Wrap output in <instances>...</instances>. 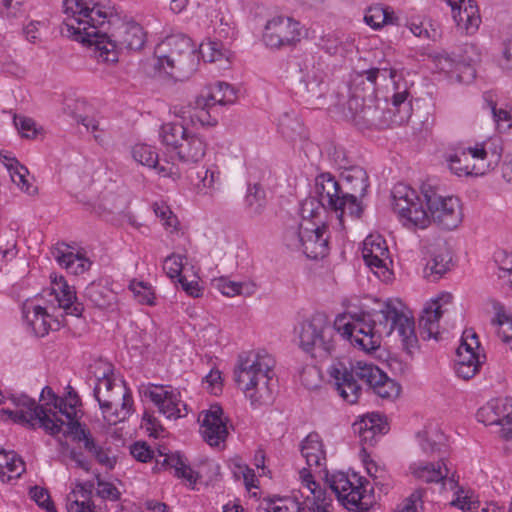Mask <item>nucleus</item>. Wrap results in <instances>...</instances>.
Wrapping results in <instances>:
<instances>
[{
  "label": "nucleus",
  "mask_w": 512,
  "mask_h": 512,
  "mask_svg": "<svg viewBox=\"0 0 512 512\" xmlns=\"http://www.w3.org/2000/svg\"><path fill=\"white\" fill-rule=\"evenodd\" d=\"M63 12L62 32L92 48L98 62L116 63L120 52L140 51L146 43L144 28L122 18L110 2L63 0Z\"/></svg>",
  "instance_id": "obj_1"
},
{
  "label": "nucleus",
  "mask_w": 512,
  "mask_h": 512,
  "mask_svg": "<svg viewBox=\"0 0 512 512\" xmlns=\"http://www.w3.org/2000/svg\"><path fill=\"white\" fill-rule=\"evenodd\" d=\"M337 333L359 349L369 352L380 347V335L397 331L403 348L412 354L418 346L413 316L402 308L400 301L388 300L372 316L361 315L356 319L347 314L335 319Z\"/></svg>",
  "instance_id": "obj_2"
},
{
  "label": "nucleus",
  "mask_w": 512,
  "mask_h": 512,
  "mask_svg": "<svg viewBox=\"0 0 512 512\" xmlns=\"http://www.w3.org/2000/svg\"><path fill=\"white\" fill-rule=\"evenodd\" d=\"M392 196L394 211L407 227L425 229L433 221L444 230H453L462 223L460 200L439 195L431 185H422L420 196L414 189L398 184Z\"/></svg>",
  "instance_id": "obj_3"
},
{
  "label": "nucleus",
  "mask_w": 512,
  "mask_h": 512,
  "mask_svg": "<svg viewBox=\"0 0 512 512\" xmlns=\"http://www.w3.org/2000/svg\"><path fill=\"white\" fill-rule=\"evenodd\" d=\"M11 400L18 409H2L1 412L8 419L22 425H38L52 436H58L64 426L59 415L73 416L79 403L76 394L72 396L69 393V399L66 400L58 397L49 386H45L40 394V400L45 401L43 405H38L35 399L27 395L13 396Z\"/></svg>",
  "instance_id": "obj_4"
},
{
  "label": "nucleus",
  "mask_w": 512,
  "mask_h": 512,
  "mask_svg": "<svg viewBox=\"0 0 512 512\" xmlns=\"http://www.w3.org/2000/svg\"><path fill=\"white\" fill-rule=\"evenodd\" d=\"M275 359L266 351L240 355L234 370L237 385L254 408L273 402L276 391Z\"/></svg>",
  "instance_id": "obj_5"
},
{
  "label": "nucleus",
  "mask_w": 512,
  "mask_h": 512,
  "mask_svg": "<svg viewBox=\"0 0 512 512\" xmlns=\"http://www.w3.org/2000/svg\"><path fill=\"white\" fill-rule=\"evenodd\" d=\"M155 67L176 81L188 79L199 62L192 40L184 34L167 36L154 50Z\"/></svg>",
  "instance_id": "obj_6"
},
{
  "label": "nucleus",
  "mask_w": 512,
  "mask_h": 512,
  "mask_svg": "<svg viewBox=\"0 0 512 512\" xmlns=\"http://www.w3.org/2000/svg\"><path fill=\"white\" fill-rule=\"evenodd\" d=\"M112 368L106 367L101 376H97L93 393L107 423L117 424L124 421L132 412L133 400L125 382L112 377Z\"/></svg>",
  "instance_id": "obj_7"
},
{
  "label": "nucleus",
  "mask_w": 512,
  "mask_h": 512,
  "mask_svg": "<svg viewBox=\"0 0 512 512\" xmlns=\"http://www.w3.org/2000/svg\"><path fill=\"white\" fill-rule=\"evenodd\" d=\"M329 374L339 395L351 404L357 402L362 384L372 389L383 378V371L379 367L363 361L350 363L349 366L337 362L330 367Z\"/></svg>",
  "instance_id": "obj_8"
},
{
  "label": "nucleus",
  "mask_w": 512,
  "mask_h": 512,
  "mask_svg": "<svg viewBox=\"0 0 512 512\" xmlns=\"http://www.w3.org/2000/svg\"><path fill=\"white\" fill-rule=\"evenodd\" d=\"M337 328L325 313L316 312L295 327L299 347L311 355H332L336 348Z\"/></svg>",
  "instance_id": "obj_9"
},
{
  "label": "nucleus",
  "mask_w": 512,
  "mask_h": 512,
  "mask_svg": "<svg viewBox=\"0 0 512 512\" xmlns=\"http://www.w3.org/2000/svg\"><path fill=\"white\" fill-rule=\"evenodd\" d=\"M288 227L283 236L285 246L292 251H301L312 260L322 259L329 253L328 231L308 218Z\"/></svg>",
  "instance_id": "obj_10"
},
{
  "label": "nucleus",
  "mask_w": 512,
  "mask_h": 512,
  "mask_svg": "<svg viewBox=\"0 0 512 512\" xmlns=\"http://www.w3.org/2000/svg\"><path fill=\"white\" fill-rule=\"evenodd\" d=\"M316 198H307L301 204V215L304 218H315L320 210L326 208L334 211L342 221L347 215L346 201L344 200L343 189L335 177L330 173H321L315 178Z\"/></svg>",
  "instance_id": "obj_11"
},
{
  "label": "nucleus",
  "mask_w": 512,
  "mask_h": 512,
  "mask_svg": "<svg viewBox=\"0 0 512 512\" xmlns=\"http://www.w3.org/2000/svg\"><path fill=\"white\" fill-rule=\"evenodd\" d=\"M299 75L295 93L307 102L322 98L327 92V64L315 54H305L298 62Z\"/></svg>",
  "instance_id": "obj_12"
},
{
  "label": "nucleus",
  "mask_w": 512,
  "mask_h": 512,
  "mask_svg": "<svg viewBox=\"0 0 512 512\" xmlns=\"http://www.w3.org/2000/svg\"><path fill=\"white\" fill-rule=\"evenodd\" d=\"M330 488L342 505L354 512H366L372 505V489L367 479L353 474L338 472L330 479Z\"/></svg>",
  "instance_id": "obj_13"
},
{
  "label": "nucleus",
  "mask_w": 512,
  "mask_h": 512,
  "mask_svg": "<svg viewBox=\"0 0 512 512\" xmlns=\"http://www.w3.org/2000/svg\"><path fill=\"white\" fill-rule=\"evenodd\" d=\"M487 156L488 153L483 147L476 146L457 150L449 156L447 161L449 162L450 170L458 176H479L494 169L501 158L499 152H493L491 159L486 162Z\"/></svg>",
  "instance_id": "obj_14"
},
{
  "label": "nucleus",
  "mask_w": 512,
  "mask_h": 512,
  "mask_svg": "<svg viewBox=\"0 0 512 512\" xmlns=\"http://www.w3.org/2000/svg\"><path fill=\"white\" fill-rule=\"evenodd\" d=\"M341 185L346 201L347 215L359 218L363 213L361 199L369 187V177L365 169L351 166L341 173Z\"/></svg>",
  "instance_id": "obj_15"
},
{
  "label": "nucleus",
  "mask_w": 512,
  "mask_h": 512,
  "mask_svg": "<svg viewBox=\"0 0 512 512\" xmlns=\"http://www.w3.org/2000/svg\"><path fill=\"white\" fill-rule=\"evenodd\" d=\"M131 455L138 461L146 463L155 460L154 470H173L177 478L188 481L191 485L197 482V473L186 463L178 453H163L162 450H130Z\"/></svg>",
  "instance_id": "obj_16"
},
{
  "label": "nucleus",
  "mask_w": 512,
  "mask_h": 512,
  "mask_svg": "<svg viewBox=\"0 0 512 512\" xmlns=\"http://www.w3.org/2000/svg\"><path fill=\"white\" fill-rule=\"evenodd\" d=\"M300 38V23L291 17L277 16L265 25L263 41L270 48L290 47L299 42Z\"/></svg>",
  "instance_id": "obj_17"
},
{
  "label": "nucleus",
  "mask_w": 512,
  "mask_h": 512,
  "mask_svg": "<svg viewBox=\"0 0 512 512\" xmlns=\"http://www.w3.org/2000/svg\"><path fill=\"white\" fill-rule=\"evenodd\" d=\"M476 417L485 425H500V435L512 440V405L507 399H491L477 411Z\"/></svg>",
  "instance_id": "obj_18"
},
{
  "label": "nucleus",
  "mask_w": 512,
  "mask_h": 512,
  "mask_svg": "<svg viewBox=\"0 0 512 512\" xmlns=\"http://www.w3.org/2000/svg\"><path fill=\"white\" fill-rule=\"evenodd\" d=\"M348 110L355 125L360 128L377 127L387 125L384 118V110L374 101V98H365L361 95H353L347 102Z\"/></svg>",
  "instance_id": "obj_19"
},
{
  "label": "nucleus",
  "mask_w": 512,
  "mask_h": 512,
  "mask_svg": "<svg viewBox=\"0 0 512 512\" xmlns=\"http://www.w3.org/2000/svg\"><path fill=\"white\" fill-rule=\"evenodd\" d=\"M362 256L366 265L377 277L383 280L390 278L391 272L388 268V264L392 263V260L389 256L386 241L381 235L371 234L365 238Z\"/></svg>",
  "instance_id": "obj_20"
},
{
  "label": "nucleus",
  "mask_w": 512,
  "mask_h": 512,
  "mask_svg": "<svg viewBox=\"0 0 512 512\" xmlns=\"http://www.w3.org/2000/svg\"><path fill=\"white\" fill-rule=\"evenodd\" d=\"M465 54L472 53L469 56H463L456 53L441 54L436 58L437 67L444 73L453 76L456 74L458 81H468L475 77L473 63L477 61L478 54L472 44H466L463 48Z\"/></svg>",
  "instance_id": "obj_21"
},
{
  "label": "nucleus",
  "mask_w": 512,
  "mask_h": 512,
  "mask_svg": "<svg viewBox=\"0 0 512 512\" xmlns=\"http://www.w3.org/2000/svg\"><path fill=\"white\" fill-rule=\"evenodd\" d=\"M198 421L201 423L200 432L204 441L210 446H219L229 435L227 419L223 418V410L218 405L202 411Z\"/></svg>",
  "instance_id": "obj_22"
},
{
  "label": "nucleus",
  "mask_w": 512,
  "mask_h": 512,
  "mask_svg": "<svg viewBox=\"0 0 512 512\" xmlns=\"http://www.w3.org/2000/svg\"><path fill=\"white\" fill-rule=\"evenodd\" d=\"M300 493L303 500L297 503L298 512H333L331 497L310 474L303 477Z\"/></svg>",
  "instance_id": "obj_23"
},
{
  "label": "nucleus",
  "mask_w": 512,
  "mask_h": 512,
  "mask_svg": "<svg viewBox=\"0 0 512 512\" xmlns=\"http://www.w3.org/2000/svg\"><path fill=\"white\" fill-rule=\"evenodd\" d=\"M452 299L451 293L443 292L425 306L419 319V327L424 339L438 340L439 320L448 311L447 306L452 303Z\"/></svg>",
  "instance_id": "obj_24"
},
{
  "label": "nucleus",
  "mask_w": 512,
  "mask_h": 512,
  "mask_svg": "<svg viewBox=\"0 0 512 512\" xmlns=\"http://www.w3.org/2000/svg\"><path fill=\"white\" fill-rule=\"evenodd\" d=\"M451 8L457 28L468 35L474 34L480 24L479 9L474 0H445Z\"/></svg>",
  "instance_id": "obj_25"
},
{
  "label": "nucleus",
  "mask_w": 512,
  "mask_h": 512,
  "mask_svg": "<svg viewBox=\"0 0 512 512\" xmlns=\"http://www.w3.org/2000/svg\"><path fill=\"white\" fill-rule=\"evenodd\" d=\"M394 71L387 68L373 67L368 70L357 72L352 79L354 95L365 96V98H375V93L379 81H387L394 78Z\"/></svg>",
  "instance_id": "obj_26"
},
{
  "label": "nucleus",
  "mask_w": 512,
  "mask_h": 512,
  "mask_svg": "<svg viewBox=\"0 0 512 512\" xmlns=\"http://www.w3.org/2000/svg\"><path fill=\"white\" fill-rule=\"evenodd\" d=\"M77 407H75V414L71 417H66L67 422H64L65 429L62 428L60 433L72 442L83 445L84 448H101L100 435L95 431V427L89 428L85 423L77 419Z\"/></svg>",
  "instance_id": "obj_27"
},
{
  "label": "nucleus",
  "mask_w": 512,
  "mask_h": 512,
  "mask_svg": "<svg viewBox=\"0 0 512 512\" xmlns=\"http://www.w3.org/2000/svg\"><path fill=\"white\" fill-rule=\"evenodd\" d=\"M58 264L73 275H80L89 270L91 261L81 252H74L65 243H58L51 251Z\"/></svg>",
  "instance_id": "obj_28"
},
{
  "label": "nucleus",
  "mask_w": 512,
  "mask_h": 512,
  "mask_svg": "<svg viewBox=\"0 0 512 512\" xmlns=\"http://www.w3.org/2000/svg\"><path fill=\"white\" fill-rule=\"evenodd\" d=\"M52 294L60 308H63L66 314L79 317L84 310L83 304L77 301L74 287L69 286L63 276L52 281Z\"/></svg>",
  "instance_id": "obj_29"
},
{
  "label": "nucleus",
  "mask_w": 512,
  "mask_h": 512,
  "mask_svg": "<svg viewBox=\"0 0 512 512\" xmlns=\"http://www.w3.org/2000/svg\"><path fill=\"white\" fill-rule=\"evenodd\" d=\"M175 153L183 163H198L206 154V143L200 136L188 133L179 146H176Z\"/></svg>",
  "instance_id": "obj_30"
},
{
  "label": "nucleus",
  "mask_w": 512,
  "mask_h": 512,
  "mask_svg": "<svg viewBox=\"0 0 512 512\" xmlns=\"http://www.w3.org/2000/svg\"><path fill=\"white\" fill-rule=\"evenodd\" d=\"M93 488V483L78 484L67 495V512H100L90 500Z\"/></svg>",
  "instance_id": "obj_31"
},
{
  "label": "nucleus",
  "mask_w": 512,
  "mask_h": 512,
  "mask_svg": "<svg viewBox=\"0 0 512 512\" xmlns=\"http://www.w3.org/2000/svg\"><path fill=\"white\" fill-rule=\"evenodd\" d=\"M411 473L418 479L424 482H439L447 478L450 474L451 468L449 461L441 459L435 463H413L410 466Z\"/></svg>",
  "instance_id": "obj_32"
},
{
  "label": "nucleus",
  "mask_w": 512,
  "mask_h": 512,
  "mask_svg": "<svg viewBox=\"0 0 512 512\" xmlns=\"http://www.w3.org/2000/svg\"><path fill=\"white\" fill-rule=\"evenodd\" d=\"M151 401L158 407L159 412L167 419H177L182 417L180 401L173 392L166 391L163 388L149 392Z\"/></svg>",
  "instance_id": "obj_33"
},
{
  "label": "nucleus",
  "mask_w": 512,
  "mask_h": 512,
  "mask_svg": "<svg viewBox=\"0 0 512 512\" xmlns=\"http://www.w3.org/2000/svg\"><path fill=\"white\" fill-rule=\"evenodd\" d=\"M359 437L361 445L375 446L378 439L386 432L387 424L377 414H371L359 423Z\"/></svg>",
  "instance_id": "obj_34"
},
{
  "label": "nucleus",
  "mask_w": 512,
  "mask_h": 512,
  "mask_svg": "<svg viewBox=\"0 0 512 512\" xmlns=\"http://www.w3.org/2000/svg\"><path fill=\"white\" fill-rule=\"evenodd\" d=\"M24 471L25 463L15 450H0V479L2 482L16 479Z\"/></svg>",
  "instance_id": "obj_35"
},
{
  "label": "nucleus",
  "mask_w": 512,
  "mask_h": 512,
  "mask_svg": "<svg viewBox=\"0 0 512 512\" xmlns=\"http://www.w3.org/2000/svg\"><path fill=\"white\" fill-rule=\"evenodd\" d=\"M23 314L35 335L43 337L48 334L51 329V316L45 308L40 305H25Z\"/></svg>",
  "instance_id": "obj_36"
},
{
  "label": "nucleus",
  "mask_w": 512,
  "mask_h": 512,
  "mask_svg": "<svg viewBox=\"0 0 512 512\" xmlns=\"http://www.w3.org/2000/svg\"><path fill=\"white\" fill-rule=\"evenodd\" d=\"M84 297L101 309L111 308L117 301V295L110 288L94 282L86 287Z\"/></svg>",
  "instance_id": "obj_37"
},
{
  "label": "nucleus",
  "mask_w": 512,
  "mask_h": 512,
  "mask_svg": "<svg viewBox=\"0 0 512 512\" xmlns=\"http://www.w3.org/2000/svg\"><path fill=\"white\" fill-rule=\"evenodd\" d=\"M451 261L450 249L446 245L440 246L438 252L434 253L433 258L426 265V277H433V281L438 280L450 269Z\"/></svg>",
  "instance_id": "obj_38"
},
{
  "label": "nucleus",
  "mask_w": 512,
  "mask_h": 512,
  "mask_svg": "<svg viewBox=\"0 0 512 512\" xmlns=\"http://www.w3.org/2000/svg\"><path fill=\"white\" fill-rule=\"evenodd\" d=\"M188 134L187 129L180 123L169 122L160 127L159 138L161 143L169 150L175 152L176 146Z\"/></svg>",
  "instance_id": "obj_39"
},
{
  "label": "nucleus",
  "mask_w": 512,
  "mask_h": 512,
  "mask_svg": "<svg viewBox=\"0 0 512 512\" xmlns=\"http://www.w3.org/2000/svg\"><path fill=\"white\" fill-rule=\"evenodd\" d=\"M456 357L455 370L462 379L469 380L479 371L482 362L478 353H456Z\"/></svg>",
  "instance_id": "obj_40"
},
{
  "label": "nucleus",
  "mask_w": 512,
  "mask_h": 512,
  "mask_svg": "<svg viewBox=\"0 0 512 512\" xmlns=\"http://www.w3.org/2000/svg\"><path fill=\"white\" fill-rule=\"evenodd\" d=\"M217 289L227 297L236 295L251 296L256 291V285L253 282H235L228 278L221 277L216 281Z\"/></svg>",
  "instance_id": "obj_41"
},
{
  "label": "nucleus",
  "mask_w": 512,
  "mask_h": 512,
  "mask_svg": "<svg viewBox=\"0 0 512 512\" xmlns=\"http://www.w3.org/2000/svg\"><path fill=\"white\" fill-rule=\"evenodd\" d=\"M245 204L251 216H259L266 206V193L260 184L250 185L245 197Z\"/></svg>",
  "instance_id": "obj_42"
},
{
  "label": "nucleus",
  "mask_w": 512,
  "mask_h": 512,
  "mask_svg": "<svg viewBox=\"0 0 512 512\" xmlns=\"http://www.w3.org/2000/svg\"><path fill=\"white\" fill-rule=\"evenodd\" d=\"M116 424L108 423V427L103 433H99L101 444H110L119 448L120 446L126 448H150L146 442L134 441L128 445L124 442L122 430L114 427Z\"/></svg>",
  "instance_id": "obj_43"
},
{
  "label": "nucleus",
  "mask_w": 512,
  "mask_h": 512,
  "mask_svg": "<svg viewBox=\"0 0 512 512\" xmlns=\"http://www.w3.org/2000/svg\"><path fill=\"white\" fill-rule=\"evenodd\" d=\"M417 444L422 448H440L449 445L448 438L437 427H430L416 434Z\"/></svg>",
  "instance_id": "obj_44"
},
{
  "label": "nucleus",
  "mask_w": 512,
  "mask_h": 512,
  "mask_svg": "<svg viewBox=\"0 0 512 512\" xmlns=\"http://www.w3.org/2000/svg\"><path fill=\"white\" fill-rule=\"evenodd\" d=\"M208 91L210 93L212 104L217 105H228L233 104L236 101L235 89L226 82H217L214 85L209 86Z\"/></svg>",
  "instance_id": "obj_45"
},
{
  "label": "nucleus",
  "mask_w": 512,
  "mask_h": 512,
  "mask_svg": "<svg viewBox=\"0 0 512 512\" xmlns=\"http://www.w3.org/2000/svg\"><path fill=\"white\" fill-rule=\"evenodd\" d=\"M229 53L219 41H208L199 46V54L207 62L228 61Z\"/></svg>",
  "instance_id": "obj_46"
},
{
  "label": "nucleus",
  "mask_w": 512,
  "mask_h": 512,
  "mask_svg": "<svg viewBox=\"0 0 512 512\" xmlns=\"http://www.w3.org/2000/svg\"><path fill=\"white\" fill-rule=\"evenodd\" d=\"M301 452L310 470L317 474H324L330 483L332 476L328 478L325 450H301Z\"/></svg>",
  "instance_id": "obj_47"
},
{
  "label": "nucleus",
  "mask_w": 512,
  "mask_h": 512,
  "mask_svg": "<svg viewBox=\"0 0 512 512\" xmlns=\"http://www.w3.org/2000/svg\"><path fill=\"white\" fill-rule=\"evenodd\" d=\"M372 390L382 399L394 400L399 396L401 386L383 372V378L377 381Z\"/></svg>",
  "instance_id": "obj_48"
},
{
  "label": "nucleus",
  "mask_w": 512,
  "mask_h": 512,
  "mask_svg": "<svg viewBox=\"0 0 512 512\" xmlns=\"http://www.w3.org/2000/svg\"><path fill=\"white\" fill-rule=\"evenodd\" d=\"M392 18V14L380 5L370 7L364 16L365 22L374 29H378L385 24L392 23Z\"/></svg>",
  "instance_id": "obj_49"
},
{
  "label": "nucleus",
  "mask_w": 512,
  "mask_h": 512,
  "mask_svg": "<svg viewBox=\"0 0 512 512\" xmlns=\"http://www.w3.org/2000/svg\"><path fill=\"white\" fill-rule=\"evenodd\" d=\"M29 172L26 167L20 165L10 171V178L17 187L24 193L34 196L38 192L37 186L29 182Z\"/></svg>",
  "instance_id": "obj_50"
},
{
  "label": "nucleus",
  "mask_w": 512,
  "mask_h": 512,
  "mask_svg": "<svg viewBox=\"0 0 512 512\" xmlns=\"http://www.w3.org/2000/svg\"><path fill=\"white\" fill-rule=\"evenodd\" d=\"M135 161L149 168H155L158 163V154L153 147L146 144H137L132 149Z\"/></svg>",
  "instance_id": "obj_51"
},
{
  "label": "nucleus",
  "mask_w": 512,
  "mask_h": 512,
  "mask_svg": "<svg viewBox=\"0 0 512 512\" xmlns=\"http://www.w3.org/2000/svg\"><path fill=\"white\" fill-rule=\"evenodd\" d=\"M493 325H497V335L503 343L512 349V318L505 312L496 313V317L492 320Z\"/></svg>",
  "instance_id": "obj_52"
},
{
  "label": "nucleus",
  "mask_w": 512,
  "mask_h": 512,
  "mask_svg": "<svg viewBox=\"0 0 512 512\" xmlns=\"http://www.w3.org/2000/svg\"><path fill=\"white\" fill-rule=\"evenodd\" d=\"M83 483L84 482H78L76 485ZM85 483H92V481H86ZM93 485L94 488L92 492L96 489V494L101 499L115 501L120 498V492L118 489L112 483L102 481L98 476L96 477L97 487H95V482H93ZM76 487L77 486H75V488ZM91 497H93V493L91 494ZM90 500L94 503L92 498H90Z\"/></svg>",
  "instance_id": "obj_53"
},
{
  "label": "nucleus",
  "mask_w": 512,
  "mask_h": 512,
  "mask_svg": "<svg viewBox=\"0 0 512 512\" xmlns=\"http://www.w3.org/2000/svg\"><path fill=\"white\" fill-rule=\"evenodd\" d=\"M153 211L161 221L165 228L177 229L179 224L176 215L171 211L170 207L164 202H155L152 205Z\"/></svg>",
  "instance_id": "obj_54"
},
{
  "label": "nucleus",
  "mask_w": 512,
  "mask_h": 512,
  "mask_svg": "<svg viewBox=\"0 0 512 512\" xmlns=\"http://www.w3.org/2000/svg\"><path fill=\"white\" fill-rule=\"evenodd\" d=\"M129 289L139 303L154 305V293L146 283L133 280L129 284Z\"/></svg>",
  "instance_id": "obj_55"
},
{
  "label": "nucleus",
  "mask_w": 512,
  "mask_h": 512,
  "mask_svg": "<svg viewBox=\"0 0 512 512\" xmlns=\"http://www.w3.org/2000/svg\"><path fill=\"white\" fill-rule=\"evenodd\" d=\"M184 257L179 254H172L165 258L163 263V269L166 272L167 276L171 279L177 278V280L182 277V272L184 270Z\"/></svg>",
  "instance_id": "obj_56"
},
{
  "label": "nucleus",
  "mask_w": 512,
  "mask_h": 512,
  "mask_svg": "<svg viewBox=\"0 0 512 512\" xmlns=\"http://www.w3.org/2000/svg\"><path fill=\"white\" fill-rule=\"evenodd\" d=\"M29 495L39 507L45 509L47 512H57L47 489L34 486L30 488Z\"/></svg>",
  "instance_id": "obj_57"
},
{
  "label": "nucleus",
  "mask_w": 512,
  "mask_h": 512,
  "mask_svg": "<svg viewBox=\"0 0 512 512\" xmlns=\"http://www.w3.org/2000/svg\"><path fill=\"white\" fill-rule=\"evenodd\" d=\"M479 347L480 344L476 333L472 329L465 330L462 335L461 344L457 348L456 353H476L475 349H478Z\"/></svg>",
  "instance_id": "obj_58"
},
{
  "label": "nucleus",
  "mask_w": 512,
  "mask_h": 512,
  "mask_svg": "<svg viewBox=\"0 0 512 512\" xmlns=\"http://www.w3.org/2000/svg\"><path fill=\"white\" fill-rule=\"evenodd\" d=\"M66 453L63 454L64 461L67 464L74 463L76 467H79L85 471L90 469V462L84 455L82 450H64Z\"/></svg>",
  "instance_id": "obj_59"
},
{
  "label": "nucleus",
  "mask_w": 512,
  "mask_h": 512,
  "mask_svg": "<svg viewBox=\"0 0 512 512\" xmlns=\"http://www.w3.org/2000/svg\"><path fill=\"white\" fill-rule=\"evenodd\" d=\"M423 491L418 489L415 490L409 497L403 500L393 512H418L417 504L421 502Z\"/></svg>",
  "instance_id": "obj_60"
},
{
  "label": "nucleus",
  "mask_w": 512,
  "mask_h": 512,
  "mask_svg": "<svg viewBox=\"0 0 512 512\" xmlns=\"http://www.w3.org/2000/svg\"><path fill=\"white\" fill-rule=\"evenodd\" d=\"M451 505L465 512H475L478 509V503L471 501L464 491L459 489L456 492V498L451 501Z\"/></svg>",
  "instance_id": "obj_61"
},
{
  "label": "nucleus",
  "mask_w": 512,
  "mask_h": 512,
  "mask_svg": "<svg viewBox=\"0 0 512 512\" xmlns=\"http://www.w3.org/2000/svg\"><path fill=\"white\" fill-rule=\"evenodd\" d=\"M292 508L288 506L287 500L279 499L277 501H269L265 507H260L259 512H294V508H297V502L290 501Z\"/></svg>",
  "instance_id": "obj_62"
},
{
  "label": "nucleus",
  "mask_w": 512,
  "mask_h": 512,
  "mask_svg": "<svg viewBox=\"0 0 512 512\" xmlns=\"http://www.w3.org/2000/svg\"><path fill=\"white\" fill-rule=\"evenodd\" d=\"M496 262L499 264V270L503 273L499 274V277L512 275V253L507 251L498 252L496 254Z\"/></svg>",
  "instance_id": "obj_63"
},
{
  "label": "nucleus",
  "mask_w": 512,
  "mask_h": 512,
  "mask_svg": "<svg viewBox=\"0 0 512 512\" xmlns=\"http://www.w3.org/2000/svg\"><path fill=\"white\" fill-rule=\"evenodd\" d=\"M15 127L22 133L25 137H30L31 135H35V123L32 119L26 118L23 116H15L14 117Z\"/></svg>",
  "instance_id": "obj_64"
}]
</instances>
